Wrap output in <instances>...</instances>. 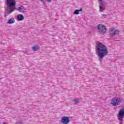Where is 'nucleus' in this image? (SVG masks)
I'll list each match as a JSON object with an SVG mask.
<instances>
[{
  "mask_svg": "<svg viewBox=\"0 0 124 124\" xmlns=\"http://www.w3.org/2000/svg\"><path fill=\"white\" fill-rule=\"evenodd\" d=\"M99 12H102L105 10V6L106 5V2L103 0H99Z\"/></svg>",
  "mask_w": 124,
  "mask_h": 124,
  "instance_id": "nucleus-4",
  "label": "nucleus"
},
{
  "mask_svg": "<svg viewBox=\"0 0 124 124\" xmlns=\"http://www.w3.org/2000/svg\"><path fill=\"white\" fill-rule=\"evenodd\" d=\"M96 51L97 53V57L100 62H102L103 58L107 56L109 53V50H108L107 46L100 42H99L97 44L96 46Z\"/></svg>",
  "mask_w": 124,
  "mask_h": 124,
  "instance_id": "nucleus-1",
  "label": "nucleus"
},
{
  "mask_svg": "<svg viewBox=\"0 0 124 124\" xmlns=\"http://www.w3.org/2000/svg\"><path fill=\"white\" fill-rule=\"evenodd\" d=\"M33 51H38L39 50V46L35 45L32 47Z\"/></svg>",
  "mask_w": 124,
  "mask_h": 124,
  "instance_id": "nucleus-13",
  "label": "nucleus"
},
{
  "mask_svg": "<svg viewBox=\"0 0 124 124\" xmlns=\"http://www.w3.org/2000/svg\"><path fill=\"white\" fill-rule=\"evenodd\" d=\"M3 124H6L5 123H3Z\"/></svg>",
  "mask_w": 124,
  "mask_h": 124,
  "instance_id": "nucleus-19",
  "label": "nucleus"
},
{
  "mask_svg": "<svg viewBox=\"0 0 124 124\" xmlns=\"http://www.w3.org/2000/svg\"><path fill=\"white\" fill-rule=\"evenodd\" d=\"M14 23H15V19L13 18L9 19L7 21V24H14Z\"/></svg>",
  "mask_w": 124,
  "mask_h": 124,
  "instance_id": "nucleus-11",
  "label": "nucleus"
},
{
  "mask_svg": "<svg viewBox=\"0 0 124 124\" xmlns=\"http://www.w3.org/2000/svg\"><path fill=\"white\" fill-rule=\"evenodd\" d=\"M72 102L75 104H77L80 102V100L78 98H74L72 100Z\"/></svg>",
  "mask_w": 124,
  "mask_h": 124,
  "instance_id": "nucleus-12",
  "label": "nucleus"
},
{
  "mask_svg": "<svg viewBox=\"0 0 124 124\" xmlns=\"http://www.w3.org/2000/svg\"><path fill=\"white\" fill-rule=\"evenodd\" d=\"M82 10H83V9L81 8L79 10H78L79 12H80V11H82Z\"/></svg>",
  "mask_w": 124,
  "mask_h": 124,
  "instance_id": "nucleus-16",
  "label": "nucleus"
},
{
  "mask_svg": "<svg viewBox=\"0 0 124 124\" xmlns=\"http://www.w3.org/2000/svg\"><path fill=\"white\" fill-rule=\"evenodd\" d=\"M48 2H51L52 1V0H47Z\"/></svg>",
  "mask_w": 124,
  "mask_h": 124,
  "instance_id": "nucleus-15",
  "label": "nucleus"
},
{
  "mask_svg": "<svg viewBox=\"0 0 124 124\" xmlns=\"http://www.w3.org/2000/svg\"><path fill=\"white\" fill-rule=\"evenodd\" d=\"M98 30L99 32H100V33H101L102 34H104V33L106 32V31H107L106 28L105 27V26L101 24L98 25Z\"/></svg>",
  "mask_w": 124,
  "mask_h": 124,
  "instance_id": "nucleus-5",
  "label": "nucleus"
},
{
  "mask_svg": "<svg viewBox=\"0 0 124 124\" xmlns=\"http://www.w3.org/2000/svg\"><path fill=\"white\" fill-rule=\"evenodd\" d=\"M24 17L23 15L20 14L17 16V20L18 21H23L24 20Z\"/></svg>",
  "mask_w": 124,
  "mask_h": 124,
  "instance_id": "nucleus-10",
  "label": "nucleus"
},
{
  "mask_svg": "<svg viewBox=\"0 0 124 124\" xmlns=\"http://www.w3.org/2000/svg\"><path fill=\"white\" fill-rule=\"evenodd\" d=\"M8 15H9L8 14H5V17H6V16H8Z\"/></svg>",
  "mask_w": 124,
  "mask_h": 124,
  "instance_id": "nucleus-17",
  "label": "nucleus"
},
{
  "mask_svg": "<svg viewBox=\"0 0 124 124\" xmlns=\"http://www.w3.org/2000/svg\"><path fill=\"white\" fill-rule=\"evenodd\" d=\"M117 117L119 118L120 121H122L124 118V109H122L119 111Z\"/></svg>",
  "mask_w": 124,
  "mask_h": 124,
  "instance_id": "nucleus-8",
  "label": "nucleus"
},
{
  "mask_svg": "<svg viewBox=\"0 0 124 124\" xmlns=\"http://www.w3.org/2000/svg\"><path fill=\"white\" fill-rule=\"evenodd\" d=\"M40 1H43L44 0H40Z\"/></svg>",
  "mask_w": 124,
  "mask_h": 124,
  "instance_id": "nucleus-18",
  "label": "nucleus"
},
{
  "mask_svg": "<svg viewBox=\"0 0 124 124\" xmlns=\"http://www.w3.org/2000/svg\"><path fill=\"white\" fill-rule=\"evenodd\" d=\"M74 14L75 15H78L79 14V10H76L74 12Z\"/></svg>",
  "mask_w": 124,
  "mask_h": 124,
  "instance_id": "nucleus-14",
  "label": "nucleus"
},
{
  "mask_svg": "<svg viewBox=\"0 0 124 124\" xmlns=\"http://www.w3.org/2000/svg\"><path fill=\"white\" fill-rule=\"evenodd\" d=\"M17 10L19 12H22L23 13L26 12L27 9H26V8L25 7H24L23 6H21L20 7H19L17 8Z\"/></svg>",
  "mask_w": 124,
  "mask_h": 124,
  "instance_id": "nucleus-9",
  "label": "nucleus"
},
{
  "mask_svg": "<svg viewBox=\"0 0 124 124\" xmlns=\"http://www.w3.org/2000/svg\"><path fill=\"white\" fill-rule=\"evenodd\" d=\"M119 33H120V31L114 28H111L109 30V34L111 36H115V35L119 34Z\"/></svg>",
  "mask_w": 124,
  "mask_h": 124,
  "instance_id": "nucleus-6",
  "label": "nucleus"
},
{
  "mask_svg": "<svg viewBox=\"0 0 124 124\" xmlns=\"http://www.w3.org/2000/svg\"><path fill=\"white\" fill-rule=\"evenodd\" d=\"M7 5L10 9L9 11V14H10L12 12L14 11V9H15L14 7L15 6L16 4V2H15V0H6Z\"/></svg>",
  "mask_w": 124,
  "mask_h": 124,
  "instance_id": "nucleus-2",
  "label": "nucleus"
},
{
  "mask_svg": "<svg viewBox=\"0 0 124 124\" xmlns=\"http://www.w3.org/2000/svg\"><path fill=\"white\" fill-rule=\"evenodd\" d=\"M69 122H70V119L68 117L64 116L62 118L61 122L63 124H69Z\"/></svg>",
  "mask_w": 124,
  "mask_h": 124,
  "instance_id": "nucleus-7",
  "label": "nucleus"
},
{
  "mask_svg": "<svg viewBox=\"0 0 124 124\" xmlns=\"http://www.w3.org/2000/svg\"><path fill=\"white\" fill-rule=\"evenodd\" d=\"M122 101L121 100V98L118 97L113 98L111 101V104L113 106H118V105H120Z\"/></svg>",
  "mask_w": 124,
  "mask_h": 124,
  "instance_id": "nucleus-3",
  "label": "nucleus"
}]
</instances>
